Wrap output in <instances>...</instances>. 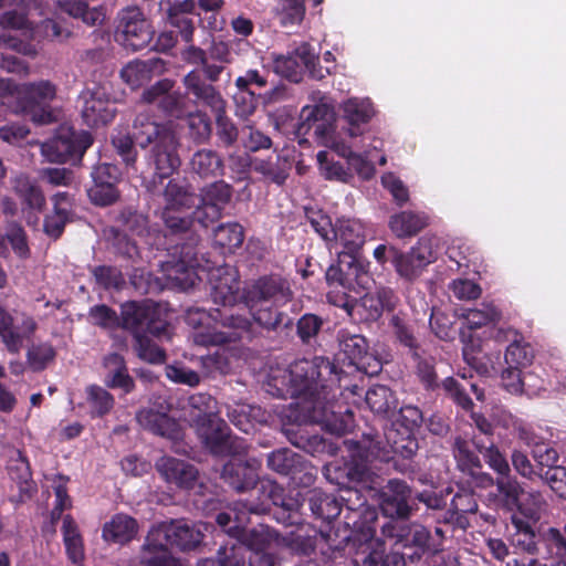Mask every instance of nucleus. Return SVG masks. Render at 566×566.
<instances>
[{
	"label": "nucleus",
	"instance_id": "nucleus-10",
	"mask_svg": "<svg viewBox=\"0 0 566 566\" xmlns=\"http://www.w3.org/2000/svg\"><path fill=\"white\" fill-rule=\"evenodd\" d=\"M381 534L386 538L395 539V545L401 546L398 555L403 557V566L438 557L433 541L430 542V528L422 524L388 521L381 526Z\"/></svg>",
	"mask_w": 566,
	"mask_h": 566
},
{
	"label": "nucleus",
	"instance_id": "nucleus-22",
	"mask_svg": "<svg viewBox=\"0 0 566 566\" xmlns=\"http://www.w3.org/2000/svg\"><path fill=\"white\" fill-rule=\"evenodd\" d=\"M156 470L169 485L179 490H191L199 476L198 469L190 462L169 455L156 461Z\"/></svg>",
	"mask_w": 566,
	"mask_h": 566
},
{
	"label": "nucleus",
	"instance_id": "nucleus-47",
	"mask_svg": "<svg viewBox=\"0 0 566 566\" xmlns=\"http://www.w3.org/2000/svg\"><path fill=\"white\" fill-rule=\"evenodd\" d=\"M57 6L61 11L81 19L88 27H95L105 20V11L102 8H91L84 0H57Z\"/></svg>",
	"mask_w": 566,
	"mask_h": 566
},
{
	"label": "nucleus",
	"instance_id": "nucleus-13",
	"mask_svg": "<svg viewBox=\"0 0 566 566\" xmlns=\"http://www.w3.org/2000/svg\"><path fill=\"white\" fill-rule=\"evenodd\" d=\"M154 35V27L139 7L127 6L119 10L114 39L124 49L140 51L150 44Z\"/></svg>",
	"mask_w": 566,
	"mask_h": 566
},
{
	"label": "nucleus",
	"instance_id": "nucleus-44",
	"mask_svg": "<svg viewBox=\"0 0 566 566\" xmlns=\"http://www.w3.org/2000/svg\"><path fill=\"white\" fill-rule=\"evenodd\" d=\"M136 420L146 430L160 437L174 438L177 423L165 412L145 408L137 412Z\"/></svg>",
	"mask_w": 566,
	"mask_h": 566
},
{
	"label": "nucleus",
	"instance_id": "nucleus-48",
	"mask_svg": "<svg viewBox=\"0 0 566 566\" xmlns=\"http://www.w3.org/2000/svg\"><path fill=\"white\" fill-rule=\"evenodd\" d=\"M411 358L415 363V374L423 389L427 391L439 389L441 384L438 381V374L436 371V358L427 355L424 350Z\"/></svg>",
	"mask_w": 566,
	"mask_h": 566
},
{
	"label": "nucleus",
	"instance_id": "nucleus-52",
	"mask_svg": "<svg viewBox=\"0 0 566 566\" xmlns=\"http://www.w3.org/2000/svg\"><path fill=\"white\" fill-rule=\"evenodd\" d=\"M325 319L314 313L303 314L296 322V336L304 346L313 347L318 342Z\"/></svg>",
	"mask_w": 566,
	"mask_h": 566
},
{
	"label": "nucleus",
	"instance_id": "nucleus-61",
	"mask_svg": "<svg viewBox=\"0 0 566 566\" xmlns=\"http://www.w3.org/2000/svg\"><path fill=\"white\" fill-rule=\"evenodd\" d=\"M302 66L297 48L286 55L277 54L273 56L274 72L290 81L298 82L301 80Z\"/></svg>",
	"mask_w": 566,
	"mask_h": 566
},
{
	"label": "nucleus",
	"instance_id": "nucleus-17",
	"mask_svg": "<svg viewBox=\"0 0 566 566\" xmlns=\"http://www.w3.org/2000/svg\"><path fill=\"white\" fill-rule=\"evenodd\" d=\"M88 133H77L71 127H61L56 134L42 144L41 151L46 160L64 164L70 160H81L92 145Z\"/></svg>",
	"mask_w": 566,
	"mask_h": 566
},
{
	"label": "nucleus",
	"instance_id": "nucleus-57",
	"mask_svg": "<svg viewBox=\"0 0 566 566\" xmlns=\"http://www.w3.org/2000/svg\"><path fill=\"white\" fill-rule=\"evenodd\" d=\"M363 442L365 444V449L367 453L380 462L390 463L394 468V455L391 443L387 438V430L381 436L378 432L375 433H364Z\"/></svg>",
	"mask_w": 566,
	"mask_h": 566
},
{
	"label": "nucleus",
	"instance_id": "nucleus-11",
	"mask_svg": "<svg viewBox=\"0 0 566 566\" xmlns=\"http://www.w3.org/2000/svg\"><path fill=\"white\" fill-rule=\"evenodd\" d=\"M119 326L133 337L150 334L161 337L167 334L168 323L163 317L160 307L151 300L127 301L120 305Z\"/></svg>",
	"mask_w": 566,
	"mask_h": 566
},
{
	"label": "nucleus",
	"instance_id": "nucleus-59",
	"mask_svg": "<svg viewBox=\"0 0 566 566\" xmlns=\"http://www.w3.org/2000/svg\"><path fill=\"white\" fill-rule=\"evenodd\" d=\"M161 219L169 234L184 235L189 234L192 222L196 221L193 214L186 213L182 209L164 208Z\"/></svg>",
	"mask_w": 566,
	"mask_h": 566
},
{
	"label": "nucleus",
	"instance_id": "nucleus-5",
	"mask_svg": "<svg viewBox=\"0 0 566 566\" xmlns=\"http://www.w3.org/2000/svg\"><path fill=\"white\" fill-rule=\"evenodd\" d=\"M203 534L182 521L163 522L153 526L140 549L144 566H180L170 548L191 551L200 545Z\"/></svg>",
	"mask_w": 566,
	"mask_h": 566
},
{
	"label": "nucleus",
	"instance_id": "nucleus-27",
	"mask_svg": "<svg viewBox=\"0 0 566 566\" xmlns=\"http://www.w3.org/2000/svg\"><path fill=\"white\" fill-rule=\"evenodd\" d=\"M238 50H248L250 48V42L244 39H234L232 41H224L220 39H212L209 46L207 48L208 63L209 65H213L218 67V71L210 76V84L219 82L222 73L227 70V66L232 64L234 61L233 57V48Z\"/></svg>",
	"mask_w": 566,
	"mask_h": 566
},
{
	"label": "nucleus",
	"instance_id": "nucleus-20",
	"mask_svg": "<svg viewBox=\"0 0 566 566\" xmlns=\"http://www.w3.org/2000/svg\"><path fill=\"white\" fill-rule=\"evenodd\" d=\"M412 499V489L406 481L390 479L381 489L379 494V507L384 515L391 521L407 520L415 511L410 503Z\"/></svg>",
	"mask_w": 566,
	"mask_h": 566
},
{
	"label": "nucleus",
	"instance_id": "nucleus-40",
	"mask_svg": "<svg viewBox=\"0 0 566 566\" xmlns=\"http://www.w3.org/2000/svg\"><path fill=\"white\" fill-rule=\"evenodd\" d=\"M520 438L532 449V457L539 467V472H542L544 468L547 469L558 462V452L549 442L538 437L532 430L521 428Z\"/></svg>",
	"mask_w": 566,
	"mask_h": 566
},
{
	"label": "nucleus",
	"instance_id": "nucleus-32",
	"mask_svg": "<svg viewBox=\"0 0 566 566\" xmlns=\"http://www.w3.org/2000/svg\"><path fill=\"white\" fill-rule=\"evenodd\" d=\"M340 353L348 360V365L357 369L366 370V364L369 359V345L365 336L353 334L347 328L337 332Z\"/></svg>",
	"mask_w": 566,
	"mask_h": 566
},
{
	"label": "nucleus",
	"instance_id": "nucleus-51",
	"mask_svg": "<svg viewBox=\"0 0 566 566\" xmlns=\"http://www.w3.org/2000/svg\"><path fill=\"white\" fill-rule=\"evenodd\" d=\"M455 459L461 471L467 472L473 479L478 480L481 485L492 484V476L483 473L482 463L475 452L469 450L465 444L458 446Z\"/></svg>",
	"mask_w": 566,
	"mask_h": 566
},
{
	"label": "nucleus",
	"instance_id": "nucleus-19",
	"mask_svg": "<svg viewBox=\"0 0 566 566\" xmlns=\"http://www.w3.org/2000/svg\"><path fill=\"white\" fill-rule=\"evenodd\" d=\"M198 237L192 233L189 235V242L177 244L172 258L177 260L166 262L164 271L167 279L174 281L182 290L195 285V268L198 265L197 259Z\"/></svg>",
	"mask_w": 566,
	"mask_h": 566
},
{
	"label": "nucleus",
	"instance_id": "nucleus-28",
	"mask_svg": "<svg viewBox=\"0 0 566 566\" xmlns=\"http://www.w3.org/2000/svg\"><path fill=\"white\" fill-rule=\"evenodd\" d=\"M430 222L431 218L424 211L402 210L390 216L388 227L396 238L408 239L419 234Z\"/></svg>",
	"mask_w": 566,
	"mask_h": 566
},
{
	"label": "nucleus",
	"instance_id": "nucleus-34",
	"mask_svg": "<svg viewBox=\"0 0 566 566\" xmlns=\"http://www.w3.org/2000/svg\"><path fill=\"white\" fill-rule=\"evenodd\" d=\"M328 298L334 305L344 308L350 317L357 314L360 321L376 322L384 313L373 293H366L359 300L349 298L347 294L339 296V300H333L331 295Z\"/></svg>",
	"mask_w": 566,
	"mask_h": 566
},
{
	"label": "nucleus",
	"instance_id": "nucleus-36",
	"mask_svg": "<svg viewBox=\"0 0 566 566\" xmlns=\"http://www.w3.org/2000/svg\"><path fill=\"white\" fill-rule=\"evenodd\" d=\"M164 208L189 210L196 208L197 195L186 179L170 178L163 191Z\"/></svg>",
	"mask_w": 566,
	"mask_h": 566
},
{
	"label": "nucleus",
	"instance_id": "nucleus-4",
	"mask_svg": "<svg viewBox=\"0 0 566 566\" xmlns=\"http://www.w3.org/2000/svg\"><path fill=\"white\" fill-rule=\"evenodd\" d=\"M497 507L509 514L506 532L512 545L534 553L535 525L547 507L546 500L538 491L525 492L524 488L511 474V468L504 455L497 450Z\"/></svg>",
	"mask_w": 566,
	"mask_h": 566
},
{
	"label": "nucleus",
	"instance_id": "nucleus-3",
	"mask_svg": "<svg viewBox=\"0 0 566 566\" xmlns=\"http://www.w3.org/2000/svg\"><path fill=\"white\" fill-rule=\"evenodd\" d=\"M210 297L216 305L221 308H211L206 311L200 307H192L188 311L186 321L195 327H202L206 322L213 321L220 323L227 331L207 329L198 332L195 335V342L203 346H220L237 342L250 343L258 335V332L251 319L244 315L233 314L228 307L234 306L239 300L240 280L229 268H219L212 272L209 279Z\"/></svg>",
	"mask_w": 566,
	"mask_h": 566
},
{
	"label": "nucleus",
	"instance_id": "nucleus-49",
	"mask_svg": "<svg viewBox=\"0 0 566 566\" xmlns=\"http://www.w3.org/2000/svg\"><path fill=\"white\" fill-rule=\"evenodd\" d=\"M331 149L346 159L349 171L353 169L363 179H369L375 174L374 165L363 155L354 153L352 147L343 139H339Z\"/></svg>",
	"mask_w": 566,
	"mask_h": 566
},
{
	"label": "nucleus",
	"instance_id": "nucleus-15",
	"mask_svg": "<svg viewBox=\"0 0 566 566\" xmlns=\"http://www.w3.org/2000/svg\"><path fill=\"white\" fill-rule=\"evenodd\" d=\"M290 281L279 273L262 275L242 291V301L248 308L272 304L283 306L293 300Z\"/></svg>",
	"mask_w": 566,
	"mask_h": 566
},
{
	"label": "nucleus",
	"instance_id": "nucleus-55",
	"mask_svg": "<svg viewBox=\"0 0 566 566\" xmlns=\"http://www.w3.org/2000/svg\"><path fill=\"white\" fill-rule=\"evenodd\" d=\"M461 317L468 329L475 331L486 327L492 336L495 328V306L493 304H482V308L465 310Z\"/></svg>",
	"mask_w": 566,
	"mask_h": 566
},
{
	"label": "nucleus",
	"instance_id": "nucleus-25",
	"mask_svg": "<svg viewBox=\"0 0 566 566\" xmlns=\"http://www.w3.org/2000/svg\"><path fill=\"white\" fill-rule=\"evenodd\" d=\"M342 112V118L347 124L346 133L352 138L363 135L375 115L374 105L369 98H348L343 103Z\"/></svg>",
	"mask_w": 566,
	"mask_h": 566
},
{
	"label": "nucleus",
	"instance_id": "nucleus-30",
	"mask_svg": "<svg viewBox=\"0 0 566 566\" xmlns=\"http://www.w3.org/2000/svg\"><path fill=\"white\" fill-rule=\"evenodd\" d=\"M105 369L104 385L109 389H120L124 395L135 390L136 384L129 375L125 358L118 353H111L103 359Z\"/></svg>",
	"mask_w": 566,
	"mask_h": 566
},
{
	"label": "nucleus",
	"instance_id": "nucleus-53",
	"mask_svg": "<svg viewBox=\"0 0 566 566\" xmlns=\"http://www.w3.org/2000/svg\"><path fill=\"white\" fill-rule=\"evenodd\" d=\"M114 227L133 237H144L148 232V217L132 208H124L115 218Z\"/></svg>",
	"mask_w": 566,
	"mask_h": 566
},
{
	"label": "nucleus",
	"instance_id": "nucleus-24",
	"mask_svg": "<svg viewBox=\"0 0 566 566\" xmlns=\"http://www.w3.org/2000/svg\"><path fill=\"white\" fill-rule=\"evenodd\" d=\"M511 340L505 352V363L509 368L522 370L533 363L535 357L534 348L525 343L521 333L516 329L497 327V343Z\"/></svg>",
	"mask_w": 566,
	"mask_h": 566
},
{
	"label": "nucleus",
	"instance_id": "nucleus-14",
	"mask_svg": "<svg viewBox=\"0 0 566 566\" xmlns=\"http://www.w3.org/2000/svg\"><path fill=\"white\" fill-rule=\"evenodd\" d=\"M369 265V261L360 254L338 252L337 263L326 270V282L331 286H340L354 292L368 290L374 283Z\"/></svg>",
	"mask_w": 566,
	"mask_h": 566
},
{
	"label": "nucleus",
	"instance_id": "nucleus-21",
	"mask_svg": "<svg viewBox=\"0 0 566 566\" xmlns=\"http://www.w3.org/2000/svg\"><path fill=\"white\" fill-rule=\"evenodd\" d=\"M247 453L248 449L241 455H230L221 472L223 482L238 493L253 489L259 478L261 462L256 458H247Z\"/></svg>",
	"mask_w": 566,
	"mask_h": 566
},
{
	"label": "nucleus",
	"instance_id": "nucleus-26",
	"mask_svg": "<svg viewBox=\"0 0 566 566\" xmlns=\"http://www.w3.org/2000/svg\"><path fill=\"white\" fill-rule=\"evenodd\" d=\"M304 497H301V493L296 495H291L286 493L284 495V500L282 502H277L274 507H269L264 503H261L256 506H249L248 510L251 513H271L273 517L277 521V523L284 526L298 525L302 524L304 517L301 509L303 506Z\"/></svg>",
	"mask_w": 566,
	"mask_h": 566
},
{
	"label": "nucleus",
	"instance_id": "nucleus-18",
	"mask_svg": "<svg viewBox=\"0 0 566 566\" xmlns=\"http://www.w3.org/2000/svg\"><path fill=\"white\" fill-rule=\"evenodd\" d=\"M233 197L232 185L214 180L200 189L199 203L192 211L193 218L202 227L219 220Z\"/></svg>",
	"mask_w": 566,
	"mask_h": 566
},
{
	"label": "nucleus",
	"instance_id": "nucleus-45",
	"mask_svg": "<svg viewBox=\"0 0 566 566\" xmlns=\"http://www.w3.org/2000/svg\"><path fill=\"white\" fill-rule=\"evenodd\" d=\"M15 192L21 200L22 210L28 212V222H30L31 213H34V219L36 221V214L41 213L46 206L45 196L42 189L25 178L18 181Z\"/></svg>",
	"mask_w": 566,
	"mask_h": 566
},
{
	"label": "nucleus",
	"instance_id": "nucleus-16",
	"mask_svg": "<svg viewBox=\"0 0 566 566\" xmlns=\"http://www.w3.org/2000/svg\"><path fill=\"white\" fill-rule=\"evenodd\" d=\"M433 239L421 237L410 250L403 252L391 250V265L397 274L409 282L417 280L427 266L438 259V250Z\"/></svg>",
	"mask_w": 566,
	"mask_h": 566
},
{
	"label": "nucleus",
	"instance_id": "nucleus-60",
	"mask_svg": "<svg viewBox=\"0 0 566 566\" xmlns=\"http://www.w3.org/2000/svg\"><path fill=\"white\" fill-rule=\"evenodd\" d=\"M302 454L294 452L289 448H280L270 452L266 457V465L277 474L289 476L296 467Z\"/></svg>",
	"mask_w": 566,
	"mask_h": 566
},
{
	"label": "nucleus",
	"instance_id": "nucleus-8",
	"mask_svg": "<svg viewBox=\"0 0 566 566\" xmlns=\"http://www.w3.org/2000/svg\"><path fill=\"white\" fill-rule=\"evenodd\" d=\"M186 94L198 106L207 107L214 115L216 145L219 148H232L239 140V128L227 115V101L221 92L206 83L197 72L187 73L182 78Z\"/></svg>",
	"mask_w": 566,
	"mask_h": 566
},
{
	"label": "nucleus",
	"instance_id": "nucleus-23",
	"mask_svg": "<svg viewBox=\"0 0 566 566\" xmlns=\"http://www.w3.org/2000/svg\"><path fill=\"white\" fill-rule=\"evenodd\" d=\"M38 328L31 316H25L19 325H14L13 316L0 305V337L8 352L17 354L23 347L25 339H30Z\"/></svg>",
	"mask_w": 566,
	"mask_h": 566
},
{
	"label": "nucleus",
	"instance_id": "nucleus-35",
	"mask_svg": "<svg viewBox=\"0 0 566 566\" xmlns=\"http://www.w3.org/2000/svg\"><path fill=\"white\" fill-rule=\"evenodd\" d=\"M82 118L90 127L104 126L111 123L116 114V108L109 99L102 97L99 93H90L84 97Z\"/></svg>",
	"mask_w": 566,
	"mask_h": 566
},
{
	"label": "nucleus",
	"instance_id": "nucleus-50",
	"mask_svg": "<svg viewBox=\"0 0 566 566\" xmlns=\"http://www.w3.org/2000/svg\"><path fill=\"white\" fill-rule=\"evenodd\" d=\"M255 172L261 174L269 181L282 186L290 176L291 164L281 156H276L275 161L272 160H255L253 164Z\"/></svg>",
	"mask_w": 566,
	"mask_h": 566
},
{
	"label": "nucleus",
	"instance_id": "nucleus-64",
	"mask_svg": "<svg viewBox=\"0 0 566 566\" xmlns=\"http://www.w3.org/2000/svg\"><path fill=\"white\" fill-rule=\"evenodd\" d=\"M187 127L190 138L197 144H203L209 140L212 127L209 115L203 111L189 113L187 116Z\"/></svg>",
	"mask_w": 566,
	"mask_h": 566
},
{
	"label": "nucleus",
	"instance_id": "nucleus-58",
	"mask_svg": "<svg viewBox=\"0 0 566 566\" xmlns=\"http://www.w3.org/2000/svg\"><path fill=\"white\" fill-rule=\"evenodd\" d=\"M104 233L117 254L129 260H134L139 255L138 247L136 241L132 238L133 235L123 232L120 228L111 226Z\"/></svg>",
	"mask_w": 566,
	"mask_h": 566
},
{
	"label": "nucleus",
	"instance_id": "nucleus-54",
	"mask_svg": "<svg viewBox=\"0 0 566 566\" xmlns=\"http://www.w3.org/2000/svg\"><path fill=\"white\" fill-rule=\"evenodd\" d=\"M187 44L188 45L181 51L182 61L187 64L201 67L200 70H191L189 73L197 72L206 83H210V76H213L218 67L209 65L207 49L205 50L195 45L193 42Z\"/></svg>",
	"mask_w": 566,
	"mask_h": 566
},
{
	"label": "nucleus",
	"instance_id": "nucleus-33",
	"mask_svg": "<svg viewBox=\"0 0 566 566\" xmlns=\"http://www.w3.org/2000/svg\"><path fill=\"white\" fill-rule=\"evenodd\" d=\"M139 524L126 513H116L102 527V538L107 543L125 545L137 536Z\"/></svg>",
	"mask_w": 566,
	"mask_h": 566
},
{
	"label": "nucleus",
	"instance_id": "nucleus-43",
	"mask_svg": "<svg viewBox=\"0 0 566 566\" xmlns=\"http://www.w3.org/2000/svg\"><path fill=\"white\" fill-rule=\"evenodd\" d=\"M280 306L274 305H259L255 308H249L253 321H251L258 332L256 338L260 335L259 327L269 332H275L281 325L289 328L293 325V319L284 312L279 310Z\"/></svg>",
	"mask_w": 566,
	"mask_h": 566
},
{
	"label": "nucleus",
	"instance_id": "nucleus-42",
	"mask_svg": "<svg viewBox=\"0 0 566 566\" xmlns=\"http://www.w3.org/2000/svg\"><path fill=\"white\" fill-rule=\"evenodd\" d=\"M244 241V229L238 222L219 224L213 230L212 245L221 254H231L239 249Z\"/></svg>",
	"mask_w": 566,
	"mask_h": 566
},
{
	"label": "nucleus",
	"instance_id": "nucleus-62",
	"mask_svg": "<svg viewBox=\"0 0 566 566\" xmlns=\"http://www.w3.org/2000/svg\"><path fill=\"white\" fill-rule=\"evenodd\" d=\"M390 325L396 339L401 346L408 349L410 357L418 356V353L423 350L421 344L415 336L412 326L406 323L401 317L394 315L390 319Z\"/></svg>",
	"mask_w": 566,
	"mask_h": 566
},
{
	"label": "nucleus",
	"instance_id": "nucleus-12",
	"mask_svg": "<svg viewBox=\"0 0 566 566\" xmlns=\"http://www.w3.org/2000/svg\"><path fill=\"white\" fill-rule=\"evenodd\" d=\"M193 422L199 440L211 454L241 455L245 452V440L232 436L228 423L218 415L195 418Z\"/></svg>",
	"mask_w": 566,
	"mask_h": 566
},
{
	"label": "nucleus",
	"instance_id": "nucleus-46",
	"mask_svg": "<svg viewBox=\"0 0 566 566\" xmlns=\"http://www.w3.org/2000/svg\"><path fill=\"white\" fill-rule=\"evenodd\" d=\"M365 402L374 413L384 417L392 413L398 406L396 395L385 385L370 387L365 395Z\"/></svg>",
	"mask_w": 566,
	"mask_h": 566
},
{
	"label": "nucleus",
	"instance_id": "nucleus-7",
	"mask_svg": "<svg viewBox=\"0 0 566 566\" xmlns=\"http://www.w3.org/2000/svg\"><path fill=\"white\" fill-rule=\"evenodd\" d=\"M56 95V87L50 81L14 84L11 91L0 93V120L8 112L28 116L38 125L51 124L54 115L50 102Z\"/></svg>",
	"mask_w": 566,
	"mask_h": 566
},
{
	"label": "nucleus",
	"instance_id": "nucleus-41",
	"mask_svg": "<svg viewBox=\"0 0 566 566\" xmlns=\"http://www.w3.org/2000/svg\"><path fill=\"white\" fill-rule=\"evenodd\" d=\"M387 438L391 443L394 464L410 462L411 458L416 455L419 449L418 440L413 431L388 428Z\"/></svg>",
	"mask_w": 566,
	"mask_h": 566
},
{
	"label": "nucleus",
	"instance_id": "nucleus-6",
	"mask_svg": "<svg viewBox=\"0 0 566 566\" xmlns=\"http://www.w3.org/2000/svg\"><path fill=\"white\" fill-rule=\"evenodd\" d=\"M339 501L342 502V512L344 511L345 534L334 544L331 533L319 532L325 539L331 554L328 558L342 556L348 542L353 538L358 541H369L376 534V522L378 511L375 505L368 503L365 493L355 488H346L342 491Z\"/></svg>",
	"mask_w": 566,
	"mask_h": 566
},
{
	"label": "nucleus",
	"instance_id": "nucleus-1",
	"mask_svg": "<svg viewBox=\"0 0 566 566\" xmlns=\"http://www.w3.org/2000/svg\"><path fill=\"white\" fill-rule=\"evenodd\" d=\"M338 380L336 365L327 357L315 356L296 360L282 375L271 376L268 391L281 399H300L304 421L325 424L332 432L344 434L349 428L346 421L332 423L335 418L332 402Z\"/></svg>",
	"mask_w": 566,
	"mask_h": 566
},
{
	"label": "nucleus",
	"instance_id": "nucleus-37",
	"mask_svg": "<svg viewBox=\"0 0 566 566\" xmlns=\"http://www.w3.org/2000/svg\"><path fill=\"white\" fill-rule=\"evenodd\" d=\"M190 170L201 179L217 178L223 175L224 163L217 150L202 148L195 151L189 161Z\"/></svg>",
	"mask_w": 566,
	"mask_h": 566
},
{
	"label": "nucleus",
	"instance_id": "nucleus-63",
	"mask_svg": "<svg viewBox=\"0 0 566 566\" xmlns=\"http://www.w3.org/2000/svg\"><path fill=\"white\" fill-rule=\"evenodd\" d=\"M316 157L321 175L326 180L348 182L353 177L349 168L345 167L340 161H335L326 150L318 151Z\"/></svg>",
	"mask_w": 566,
	"mask_h": 566
},
{
	"label": "nucleus",
	"instance_id": "nucleus-56",
	"mask_svg": "<svg viewBox=\"0 0 566 566\" xmlns=\"http://www.w3.org/2000/svg\"><path fill=\"white\" fill-rule=\"evenodd\" d=\"M86 400L93 418H102L108 415L115 405L114 396L98 385L86 387Z\"/></svg>",
	"mask_w": 566,
	"mask_h": 566
},
{
	"label": "nucleus",
	"instance_id": "nucleus-2",
	"mask_svg": "<svg viewBox=\"0 0 566 566\" xmlns=\"http://www.w3.org/2000/svg\"><path fill=\"white\" fill-rule=\"evenodd\" d=\"M116 155L127 169L136 170L138 151L136 145L147 149V161L154 167V179L147 189L156 191V180L161 184L169 179L181 166L178 153L179 139L167 123L156 122L149 114H137L133 122V133L118 130L112 135Z\"/></svg>",
	"mask_w": 566,
	"mask_h": 566
},
{
	"label": "nucleus",
	"instance_id": "nucleus-29",
	"mask_svg": "<svg viewBox=\"0 0 566 566\" xmlns=\"http://www.w3.org/2000/svg\"><path fill=\"white\" fill-rule=\"evenodd\" d=\"M277 538V543L297 556H311L317 545V531L304 521Z\"/></svg>",
	"mask_w": 566,
	"mask_h": 566
},
{
	"label": "nucleus",
	"instance_id": "nucleus-9",
	"mask_svg": "<svg viewBox=\"0 0 566 566\" xmlns=\"http://www.w3.org/2000/svg\"><path fill=\"white\" fill-rule=\"evenodd\" d=\"M314 104L305 105L300 113L296 135L305 137L312 133L315 142L332 148L340 138L336 134V113L331 98L317 91L311 95Z\"/></svg>",
	"mask_w": 566,
	"mask_h": 566
},
{
	"label": "nucleus",
	"instance_id": "nucleus-31",
	"mask_svg": "<svg viewBox=\"0 0 566 566\" xmlns=\"http://www.w3.org/2000/svg\"><path fill=\"white\" fill-rule=\"evenodd\" d=\"M308 509L315 520L332 523L342 514V502L333 494L315 488L308 490L304 496Z\"/></svg>",
	"mask_w": 566,
	"mask_h": 566
},
{
	"label": "nucleus",
	"instance_id": "nucleus-39",
	"mask_svg": "<svg viewBox=\"0 0 566 566\" xmlns=\"http://www.w3.org/2000/svg\"><path fill=\"white\" fill-rule=\"evenodd\" d=\"M61 531L69 560L76 566H83L85 559L84 539L72 515L66 514L63 516Z\"/></svg>",
	"mask_w": 566,
	"mask_h": 566
},
{
	"label": "nucleus",
	"instance_id": "nucleus-38",
	"mask_svg": "<svg viewBox=\"0 0 566 566\" xmlns=\"http://www.w3.org/2000/svg\"><path fill=\"white\" fill-rule=\"evenodd\" d=\"M338 241L343 250L350 254H360V250L365 244V232L363 226L350 219H338L335 223V239Z\"/></svg>",
	"mask_w": 566,
	"mask_h": 566
}]
</instances>
